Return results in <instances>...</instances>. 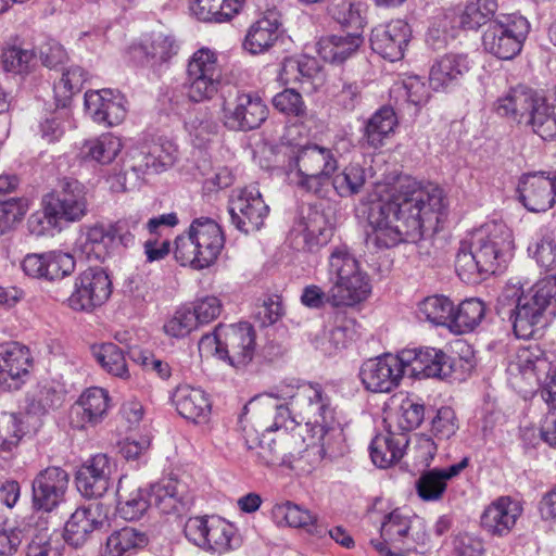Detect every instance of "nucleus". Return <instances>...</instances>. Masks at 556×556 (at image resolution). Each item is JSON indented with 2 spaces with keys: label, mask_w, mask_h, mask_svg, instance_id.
<instances>
[{
  "label": "nucleus",
  "mask_w": 556,
  "mask_h": 556,
  "mask_svg": "<svg viewBox=\"0 0 556 556\" xmlns=\"http://www.w3.org/2000/svg\"><path fill=\"white\" fill-rule=\"evenodd\" d=\"M113 244L109 225L94 224L80 231L74 251L88 261L103 262L110 256Z\"/></svg>",
  "instance_id": "7c9ffc66"
},
{
  "label": "nucleus",
  "mask_w": 556,
  "mask_h": 556,
  "mask_svg": "<svg viewBox=\"0 0 556 556\" xmlns=\"http://www.w3.org/2000/svg\"><path fill=\"white\" fill-rule=\"evenodd\" d=\"M172 401L180 416L194 422L205 421L211 413L208 396L200 388L179 386L174 391Z\"/></svg>",
  "instance_id": "c9c22d12"
},
{
  "label": "nucleus",
  "mask_w": 556,
  "mask_h": 556,
  "mask_svg": "<svg viewBox=\"0 0 556 556\" xmlns=\"http://www.w3.org/2000/svg\"><path fill=\"white\" fill-rule=\"evenodd\" d=\"M330 180L340 197H350L362 190L366 181L365 169L358 164H350Z\"/></svg>",
  "instance_id": "13d9d810"
},
{
  "label": "nucleus",
  "mask_w": 556,
  "mask_h": 556,
  "mask_svg": "<svg viewBox=\"0 0 556 556\" xmlns=\"http://www.w3.org/2000/svg\"><path fill=\"white\" fill-rule=\"evenodd\" d=\"M280 22L275 11L267 13L254 22L245 36L244 48L252 54L267 51L278 39Z\"/></svg>",
  "instance_id": "58836bf2"
},
{
  "label": "nucleus",
  "mask_w": 556,
  "mask_h": 556,
  "mask_svg": "<svg viewBox=\"0 0 556 556\" xmlns=\"http://www.w3.org/2000/svg\"><path fill=\"white\" fill-rule=\"evenodd\" d=\"M286 180L302 192L325 195V187L338 169L331 149L318 144L288 146L280 166Z\"/></svg>",
  "instance_id": "39448f33"
},
{
  "label": "nucleus",
  "mask_w": 556,
  "mask_h": 556,
  "mask_svg": "<svg viewBox=\"0 0 556 556\" xmlns=\"http://www.w3.org/2000/svg\"><path fill=\"white\" fill-rule=\"evenodd\" d=\"M320 72L318 61L308 55L286 58L281 64L279 79L285 85L304 84L315 79Z\"/></svg>",
  "instance_id": "de8ad7c7"
},
{
  "label": "nucleus",
  "mask_w": 556,
  "mask_h": 556,
  "mask_svg": "<svg viewBox=\"0 0 556 556\" xmlns=\"http://www.w3.org/2000/svg\"><path fill=\"white\" fill-rule=\"evenodd\" d=\"M407 433L387 430L377 434L369 445L372 463L379 468H388L403 457L408 445Z\"/></svg>",
  "instance_id": "2f4dec72"
},
{
  "label": "nucleus",
  "mask_w": 556,
  "mask_h": 556,
  "mask_svg": "<svg viewBox=\"0 0 556 556\" xmlns=\"http://www.w3.org/2000/svg\"><path fill=\"white\" fill-rule=\"evenodd\" d=\"M529 33V23L523 16L508 15L493 21L482 36L485 51L503 60H511L522 48Z\"/></svg>",
  "instance_id": "9d476101"
},
{
  "label": "nucleus",
  "mask_w": 556,
  "mask_h": 556,
  "mask_svg": "<svg viewBox=\"0 0 556 556\" xmlns=\"http://www.w3.org/2000/svg\"><path fill=\"white\" fill-rule=\"evenodd\" d=\"M198 328L197 317L190 308H178L164 324V332L172 338H184Z\"/></svg>",
  "instance_id": "680f3d73"
},
{
  "label": "nucleus",
  "mask_w": 556,
  "mask_h": 556,
  "mask_svg": "<svg viewBox=\"0 0 556 556\" xmlns=\"http://www.w3.org/2000/svg\"><path fill=\"white\" fill-rule=\"evenodd\" d=\"M70 476L58 466L47 467L35 477L33 507L37 511L51 513L65 500Z\"/></svg>",
  "instance_id": "a211bd4d"
},
{
  "label": "nucleus",
  "mask_w": 556,
  "mask_h": 556,
  "mask_svg": "<svg viewBox=\"0 0 556 556\" xmlns=\"http://www.w3.org/2000/svg\"><path fill=\"white\" fill-rule=\"evenodd\" d=\"M458 429L455 412L451 407H441L431 420L430 432L438 441L451 439Z\"/></svg>",
  "instance_id": "338daca9"
},
{
  "label": "nucleus",
  "mask_w": 556,
  "mask_h": 556,
  "mask_svg": "<svg viewBox=\"0 0 556 556\" xmlns=\"http://www.w3.org/2000/svg\"><path fill=\"white\" fill-rule=\"evenodd\" d=\"M273 519L278 526L303 528L307 533L318 539H324L327 527L320 523L317 517L301 506L285 502L276 504L271 510Z\"/></svg>",
  "instance_id": "72a5a7b5"
},
{
  "label": "nucleus",
  "mask_w": 556,
  "mask_h": 556,
  "mask_svg": "<svg viewBox=\"0 0 556 556\" xmlns=\"http://www.w3.org/2000/svg\"><path fill=\"white\" fill-rule=\"evenodd\" d=\"M50 214L60 222L80 220L87 214V198L85 186L77 180H65L56 194L46 199Z\"/></svg>",
  "instance_id": "a878e982"
},
{
  "label": "nucleus",
  "mask_w": 556,
  "mask_h": 556,
  "mask_svg": "<svg viewBox=\"0 0 556 556\" xmlns=\"http://www.w3.org/2000/svg\"><path fill=\"white\" fill-rule=\"evenodd\" d=\"M416 523L421 526V520L404 508H395L381 522V540H371L370 543L382 556H402L401 545L410 539V530Z\"/></svg>",
  "instance_id": "dca6fc26"
},
{
  "label": "nucleus",
  "mask_w": 556,
  "mask_h": 556,
  "mask_svg": "<svg viewBox=\"0 0 556 556\" xmlns=\"http://www.w3.org/2000/svg\"><path fill=\"white\" fill-rule=\"evenodd\" d=\"M64 547L59 535L40 532L31 539L25 556H63Z\"/></svg>",
  "instance_id": "774afa93"
},
{
  "label": "nucleus",
  "mask_w": 556,
  "mask_h": 556,
  "mask_svg": "<svg viewBox=\"0 0 556 556\" xmlns=\"http://www.w3.org/2000/svg\"><path fill=\"white\" fill-rule=\"evenodd\" d=\"M295 231L303 236L304 248L308 251L327 244L333 235V228L327 215L316 207L308 208L299 222Z\"/></svg>",
  "instance_id": "4c0bfd02"
},
{
  "label": "nucleus",
  "mask_w": 556,
  "mask_h": 556,
  "mask_svg": "<svg viewBox=\"0 0 556 556\" xmlns=\"http://www.w3.org/2000/svg\"><path fill=\"white\" fill-rule=\"evenodd\" d=\"M410 28L403 20H393L372 29L370 43L372 50L391 62L404 56L409 41Z\"/></svg>",
  "instance_id": "cd10ccee"
},
{
  "label": "nucleus",
  "mask_w": 556,
  "mask_h": 556,
  "mask_svg": "<svg viewBox=\"0 0 556 556\" xmlns=\"http://www.w3.org/2000/svg\"><path fill=\"white\" fill-rule=\"evenodd\" d=\"M186 538L197 546L215 553H226L237 544L236 529L216 516L191 517L185 525Z\"/></svg>",
  "instance_id": "9b49d317"
},
{
  "label": "nucleus",
  "mask_w": 556,
  "mask_h": 556,
  "mask_svg": "<svg viewBox=\"0 0 556 556\" xmlns=\"http://www.w3.org/2000/svg\"><path fill=\"white\" fill-rule=\"evenodd\" d=\"M149 540L144 532L132 527L113 531L106 539L105 556H132L144 548Z\"/></svg>",
  "instance_id": "37998d69"
},
{
  "label": "nucleus",
  "mask_w": 556,
  "mask_h": 556,
  "mask_svg": "<svg viewBox=\"0 0 556 556\" xmlns=\"http://www.w3.org/2000/svg\"><path fill=\"white\" fill-rule=\"evenodd\" d=\"M522 511L519 501L501 496L484 508L480 517L481 528L492 536H506L515 528Z\"/></svg>",
  "instance_id": "bb28decb"
},
{
  "label": "nucleus",
  "mask_w": 556,
  "mask_h": 556,
  "mask_svg": "<svg viewBox=\"0 0 556 556\" xmlns=\"http://www.w3.org/2000/svg\"><path fill=\"white\" fill-rule=\"evenodd\" d=\"M473 67L467 53L448 52L435 58L429 70V86L438 92H447L459 86Z\"/></svg>",
  "instance_id": "6ab92c4d"
},
{
  "label": "nucleus",
  "mask_w": 556,
  "mask_h": 556,
  "mask_svg": "<svg viewBox=\"0 0 556 556\" xmlns=\"http://www.w3.org/2000/svg\"><path fill=\"white\" fill-rule=\"evenodd\" d=\"M495 113L518 126L529 128L543 140L556 139V114L546 98L538 91L517 86L494 103Z\"/></svg>",
  "instance_id": "423d86ee"
},
{
  "label": "nucleus",
  "mask_w": 556,
  "mask_h": 556,
  "mask_svg": "<svg viewBox=\"0 0 556 556\" xmlns=\"http://www.w3.org/2000/svg\"><path fill=\"white\" fill-rule=\"evenodd\" d=\"M129 486L127 479H119L116 491L117 509L124 519L132 521L143 516L151 505V498L148 490L141 488L129 490Z\"/></svg>",
  "instance_id": "79ce46f5"
},
{
  "label": "nucleus",
  "mask_w": 556,
  "mask_h": 556,
  "mask_svg": "<svg viewBox=\"0 0 556 556\" xmlns=\"http://www.w3.org/2000/svg\"><path fill=\"white\" fill-rule=\"evenodd\" d=\"M445 212L441 188L409 178L399 179L388 200L381 198L370 203L367 242L381 249L416 242L425 228H434L443 219Z\"/></svg>",
  "instance_id": "f257e3e1"
},
{
  "label": "nucleus",
  "mask_w": 556,
  "mask_h": 556,
  "mask_svg": "<svg viewBox=\"0 0 556 556\" xmlns=\"http://www.w3.org/2000/svg\"><path fill=\"white\" fill-rule=\"evenodd\" d=\"M544 352L538 344L519 348L507 366L509 384L527 394L539 384V372L545 369Z\"/></svg>",
  "instance_id": "f3484780"
},
{
  "label": "nucleus",
  "mask_w": 556,
  "mask_h": 556,
  "mask_svg": "<svg viewBox=\"0 0 556 556\" xmlns=\"http://www.w3.org/2000/svg\"><path fill=\"white\" fill-rule=\"evenodd\" d=\"M528 251L541 267L551 269L555 266L556 242L548 229H540L536 240L529 245Z\"/></svg>",
  "instance_id": "bf43d9fd"
},
{
  "label": "nucleus",
  "mask_w": 556,
  "mask_h": 556,
  "mask_svg": "<svg viewBox=\"0 0 556 556\" xmlns=\"http://www.w3.org/2000/svg\"><path fill=\"white\" fill-rule=\"evenodd\" d=\"M63 395L48 382L39 383L26 397L28 415L41 416L62 404Z\"/></svg>",
  "instance_id": "3c124183"
},
{
  "label": "nucleus",
  "mask_w": 556,
  "mask_h": 556,
  "mask_svg": "<svg viewBox=\"0 0 556 556\" xmlns=\"http://www.w3.org/2000/svg\"><path fill=\"white\" fill-rule=\"evenodd\" d=\"M223 119L231 130H252L267 118L268 109L254 93L238 91L233 99H225L222 104Z\"/></svg>",
  "instance_id": "2eb2a0df"
},
{
  "label": "nucleus",
  "mask_w": 556,
  "mask_h": 556,
  "mask_svg": "<svg viewBox=\"0 0 556 556\" xmlns=\"http://www.w3.org/2000/svg\"><path fill=\"white\" fill-rule=\"evenodd\" d=\"M110 395L106 390L93 387L79 396L74 413L79 418L80 428L94 427L101 424L110 409Z\"/></svg>",
  "instance_id": "473e14b6"
},
{
  "label": "nucleus",
  "mask_w": 556,
  "mask_h": 556,
  "mask_svg": "<svg viewBox=\"0 0 556 556\" xmlns=\"http://www.w3.org/2000/svg\"><path fill=\"white\" fill-rule=\"evenodd\" d=\"M25 434L16 414H5L0 421V452H11Z\"/></svg>",
  "instance_id": "0e129e2a"
},
{
  "label": "nucleus",
  "mask_w": 556,
  "mask_h": 556,
  "mask_svg": "<svg viewBox=\"0 0 556 556\" xmlns=\"http://www.w3.org/2000/svg\"><path fill=\"white\" fill-rule=\"evenodd\" d=\"M468 466V458L442 469H430L421 473L416 482L419 497L426 502H435L442 498L447 481L457 477Z\"/></svg>",
  "instance_id": "f704fd0d"
},
{
  "label": "nucleus",
  "mask_w": 556,
  "mask_h": 556,
  "mask_svg": "<svg viewBox=\"0 0 556 556\" xmlns=\"http://www.w3.org/2000/svg\"><path fill=\"white\" fill-rule=\"evenodd\" d=\"M91 353L101 368L112 377L128 380L130 372L124 351L114 343H102L91 348Z\"/></svg>",
  "instance_id": "09e8293b"
},
{
  "label": "nucleus",
  "mask_w": 556,
  "mask_h": 556,
  "mask_svg": "<svg viewBox=\"0 0 556 556\" xmlns=\"http://www.w3.org/2000/svg\"><path fill=\"white\" fill-rule=\"evenodd\" d=\"M244 0H191L190 11L200 21L225 22L242 9Z\"/></svg>",
  "instance_id": "49530a36"
},
{
  "label": "nucleus",
  "mask_w": 556,
  "mask_h": 556,
  "mask_svg": "<svg viewBox=\"0 0 556 556\" xmlns=\"http://www.w3.org/2000/svg\"><path fill=\"white\" fill-rule=\"evenodd\" d=\"M497 0H468L459 14L464 29H477L486 24L497 10Z\"/></svg>",
  "instance_id": "6e6d98bb"
},
{
  "label": "nucleus",
  "mask_w": 556,
  "mask_h": 556,
  "mask_svg": "<svg viewBox=\"0 0 556 556\" xmlns=\"http://www.w3.org/2000/svg\"><path fill=\"white\" fill-rule=\"evenodd\" d=\"M224 67L217 51L201 47L195 50L187 64V96L192 102L212 100L222 87Z\"/></svg>",
  "instance_id": "1a4fd4ad"
},
{
  "label": "nucleus",
  "mask_w": 556,
  "mask_h": 556,
  "mask_svg": "<svg viewBox=\"0 0 556 556\" xmlns=\"http://www.w3.org/2000/svg\"><path fill=\"white\" fill-rule=\"evenodd\" d=\"M224 359L236 368L247 366L255 353V331L248 323L225 327Z\"/></svg>",
  "instance_id": "c85d7f7f"
},
{
  "label": "nucleus",
  "mask_w": 556,
  "mask_h": 556,
  "mask_svg": "<svg viewBox=\"0 0 556 556\" xmlns=\"http://www.w3.org/2000/svg\"><path fill=\"white\" fill-rule=\"evenodd\" d=\"M425 418V405L416 397L406 396L402 400L397 412V427L401 432L408 431L420 426Z\"/></svg>",
  "instance_id": "052dcab7"
},
{
  "label": "nucleus",
  "mask_w": 556,
  "mask_h": 556,
  "mask_svg": "<svg viewBox=\"0 0 556 556\" xmlns=\"http://www.w3.org/2000/svg\"><path fill=\"white\" fill-rule=\"evenodd\" d=\"M454 304L443 295L426 298L418 305L420 318L435 326H451Z\"/></svg>",
  "instance_id": "864d4df0"
},
{
  "label": "nucleus",
  "mask_w": 556,
  "mask_h": 556,
  "mask_svg": "<svg viewBox=\"0 0 556 556\" xmlns=\"http://www.w3.org/2000/svg\"><path fill=\"white\" fill-rule=\"evenodd\" d=\"M134 59L149 66H159L177 53L175 39L163 33H153L130 50Z\"/></svg>",
  "instance_id": "e433bc0d"
},
{
  "label": "nucleus",
  "mask_w": 556,
  "mask_h": 556,
  "mask_svg": "<svg viewBox=\"0 0 556 556\" xmlns=\"http://www.w3.org/2000/svg\"><path fill=\"white\" fill-rule=\"evenodd\" d=\"M192 143L203 148L216 135L217 124L207 110L194 111L185 123Z\"/></svg>",
  "instance_id": "603ef678"
},
{
  "label": "nucleus",
  "mask_w": 556,
  "mask_h": 556,
  "mask_svg": "<svg viewBox=\"0 0 556 556\" xmlns=\"http://www.w3.org/2000/svg\"><path fill=\"white\" fill-rule=\"evenodd\" d=\"M122 139L111 132L85 140L78 152V157L85 162L101 165L111 164L123 149Z\"/></svg>",
  "instance_id": "a19ab883"
},
{
  "label": "nucleus",
  "mask_w": 556,
  "mask_h": 556,
  "mask_svg": "<svg viewBox=\"0 0 556 556\" xmlns=\"http://www.w3.org/2000/svg\"><path fill=\"white\" fill-rule=\"evenodd\" d=\"M363 42L358 34L327 35L317 42V52L326 62L340 64L351 58Z\"/></svg>",
  "instance_id": "ea45409f"
},
{
  "label": "nucleus",
  "mask_w": 556,
  "mask_h": 556,
  "mask_svg": "<svg viewBox=\"0 0 556 556\" xmlns=\"http://www.w3.org/2000/svg\"><path fill=\"white\" fill-rule=\"evenodd\" d=\"M224 244L220 226L211 218L200 217L175 239L174 254L181 265L203 269L215 263Z\"/></svg>",
  "instance_id": "6e6552de"
},
{
  "label": "nucleus",
  "mask_w": 556,
  "mask_h": 556,
  "mask_svg": "<svg viewBox=\"0 0 556 556\" xmlns=\"http://www.w3.org/2000/svg\"><path fill=\"white\" fill-rule=\"evenodd\" d=\"M87 74L79 66H71L54 83L53 92L58 105L66 106L73 94L79 92L86 81Z\"/></svg>",
  "instance_id": "4d7b16f0"
},
{
  "label": "nucleus",
  "mask_w": 556,
  "mask_h": 556,
  "mask_svg": "<svg viewBox=\"0 0 556 556\" xmlns=\"http://www.w3.org/2000/svg\"><path fill=\"white\" fill-rule=\"evenodd\" d=\"M405 367L417 378L445 379L455 370V358L435 348H420L402 351Z\"/></svg>",
  "instance_id": "aec40b11"
},
{
  "label": "nucleus",
  "mask_w": 556,
  "mask_h": 556,
  "mask_svg": "<svg viewBox=\"0 0 556 556\" xmlns=\"http://www.w3.org/2000/svg\"><path fill=\"white\" fill-rule=\"evenodd\" d=\"M153 159V153H151L150 149L144 143L135 147L129 151L128 166L137 175L138 178L144 174H159L164 172L163 168H159L157 161Z\"/></svg>",
  "instance_id": "69168bd1"
},
{
  "label": "nucleus",
  "mask_w": 556,
  "mask_h": 556,
  "mask_svg": "<svg viewBox=\"0 0 556 556\" xmlns=\"http://www.w3.org/2000/svg\"><path fill=\"white\" fill-rule=\"evenodd\" d=\"M293 405V415L282 422L283 429L303 428V441L318 448L320 457L336 458L344 453L343 432L336 420L331 397L320 384L304 383Z\"/></svg>",
  "instance_id": "f03ea898"
},
{
  "label": "nucleus",
  "mask_w": 556,
  "mask_h": 556,
  "mask_svg": "<svg viewBox=\"0 0 556 556\" xmlns=\"http://www.w3.org/2000/svg\"><path fill=\"white\" fill-rule=\"evenodd\" d=\"M556 303V276L551 275L523 289L518 282H508L498 296L496 309L513 324L514 333L530 339L543 324L546 308Z\"/></svg>",
  "instance_id": "20e7f679"
},
{
  "label": "nucleus",
  "mask_w": 556,
  "mask_h": 556,
  "mask_svg": "<svg viewBox=\"0 0 556 556\" xmlns=\"http://www.w3.org/2000/svg\"><path fill=\"white\" fill-rule=\"evenodd\" d=\"M115 463L103 453L90 457L77 471L76 485L86 497H100L109 489Z\"/></svg>",
  "instance_id": "393cba45"
},
{
  "label": "nucleus",
  "mask_w": 556,
  "mask_h": 556,
  "mask_svg": "<svg viewBox=\"0 0 556 556\" xmlns=\"http://www.w3.org/2000/svg\"><path fill=\"white\" fill-rule=\"evenodd\" d=\"M514 238L504 223L491 222L475 230L462 241L455 260L459 278L477 282L496 274L513 255Z\"/></svg>",
  "instance_id": "7ed1b4c3"
},
{
  "label": "nucleus",
  "mask_w": 556,
  "mask_h": 556,
  "mask_svg": "<svg viewBox=\"0 0 556 556\" xmlns=\"http://www.w3.org/2000/svg\"><path fill=\"white\" fill-rule=\"evenodd\" d=\"M519 201L530 212H546L556 202V186L544 172L523 174L518 181Z\"/></svg>",
  "instance_id": "5701e85b"
},
{
  "label": "nucleus",
  "mask_w": 556,
  "mask_h": 556,
  "mask_svg": "<svg viewBox=\"0 0 556 556\" xmlns=\"http://www.w3.org/2000/svg\"><path fill=\"white\" fill-rule=\"evenodd\" d=\"M390 94L396 102L402 101L417 108L425 105L430 99L429 87L418 76H408L396 81Z\"/></svg>",
  "instance_id": "8fccbe9b"
},
{
  "label": "nucleus",
  "mask_w": 556,
  "mask_h": 556,
  "mask_svg": "<svg viewBox=\"0 0 556 556\" xmlns=\"http://www.w3.org/2000/svg\"><path fill=\"white\" fill-rule=\"evenodd\" d=\"M302 384L298 386L292 382H281L275 386L269 392L263 393L256 397V401L269 407L270 422L263 425L264 431H277L283 429L282 422H287V418L293 415V405L299 400Z\"/></svg>",
  "instance_id": "b1692460"
},
{
  "label": "nucleus",
  "mask_w": 556,
  "mask_h": 556,
  "mask_svg": "<svg viewBox=\"0 0 556 556\" xmlns=\"http://www.w3.org/2000/svg\"><path fill=\"white\" fill-rule=\"evenodd\" d=\"M228 211L235 227L244 233H250L263 226L269 208L258 188L248 186L232 191Z\"/></svg>",
  "instance_id": "4468645a"
},
{
  "label": "nucleus",
  "mask_w": 556,
  "mask_h": 556,
  "mask_svg": "<svg viewBox=\"0 0 556 556\" xmlns=\"http://www.w3.org/2000/svg\"><path fill=\"white\" fill-rule=\"evenodd\" d=\"M33 358L17 342L0 344V391L17 390L29 377Z\"/></svg>",
  "instance_id": "412c9836"
},
{
  "label": "nucleus",
  "mask_w": 556,
  "mask_h": 556,
  "mask_svg": "<svg viewBox=\"0 0 556 556\" xmlns=\"http://www.w3.org/2000/svg\"><path fill=\"white\" fill-rule=\"evenodd\" d=\"M149 495L155 507L170 514L185 506L186 486L174 478H165L151 486Z\"/></svg>",
  "instance_id": "c03bdc74"
},
{
  "label": "nucleus",
  "mask_w": 556,
  "mask_h": 556,
  "mask_svg": "<svg viewBox=\"0 0 556 556\" xmlns=\"http://www.w3.org/2000/svg\"><path fill=\"white\" fill-rule=\"evenodd\" d=\"M485 306L479 299H467L453 309L451 326L459 332L473 330L484 318Z\"/></svg>",
  "instance_id": "5fc2aeb1"
},
{
  "label": "nucleus",
  "mask_w": 556,
  "mask_h": 556,
  "mask_svg": "<svg viewBox=\"0 0 556 556\" xmlns=\"http://www.w3.org/2000/svg\"><path fill=\"white\" fill-rule=\"evenodd\" d=\"M406 367L402 352L383 354L365 361L359 369V378L366 390L375 393H389L396 389Z\"/></svg>",
  "instance_id": "f8f14e48"
},
{
  "label": "nucleus",
  "mask_w": 556,
  "mask_h": 556,
  "mask_svg": "<svg viewBox=\"0 0 556 556\" xmlns=\"http://www.w3.org/2000/svg\"><path fill=\"white\" fill-rule=\"evenodd\" d=\"M111 293L109 275L100 267H89L76 277L68 306L78 312H92L104 304Z\"/></svg>",
  "instance_id": "ddd939ff"
},
{
  "label": "nucleus",
  "mask_w": 556,
  "mask_h": 556,
  "mask_svg": "<svg viewBox=\"0 0 556 556\" xmlns=\"http://www.w3.org/2000/svg\"><path fill=\"white\" fill-rule=\"evenodd\" d=\"M85 108L94 123L106 127L119 125L127 115L125 97L113 89L87 91Z\"/></svg>",
  "instance_id": "4be33fe9"
},
{
  "label": "nucleus",
  "mask_w": 556,
  "mask_h": 556,
  "mask_svg": "<svg viewBox=\"0 0 556 556\" xmlns=\"http://www.w3.org/2000/svg\"><path fill=\"white\" fill-rule=\"evenodd\" d=\"M397 125V118L392 108L382 106L366 122L363 138L368 147L379 149L384 144Z\"/></svg>",
  "instance_id": "a18cd8bd"
},
{
  "label": "nucleus",
  "mask_w": 556,
  "mask_h": 556,
  "mask_svg": "<svg viewBox=\"0 0 556 556\" xmlns=\"http://www.w3.org/2000/svg\"><path fill=\"white\" fill-rule=\"evenodd\" d=\"M102 526L103 517L98 504L79 507L65 523L64 541L74 547H80Z\"/></svg>",
  "instance_id": "c756f323"
},
{
  "label": "nucleus",
  "mask_w": 556,
  "mask_h": 556,
  "mask_svg": "<svg viewBox=\"0 0 556 556\" xmlns=\"http://www.w3.org/2000/svg\"><path fill=\"white\" fill-rule=\"evenodd\" d=\"M327 271L331 283L332 307H352L369 298L370 277L348 245L331 248Z\"/></svg>",
  "instance_id": "0eeeda50"
},
{
  "label": "nucleus",
  "mask_w": 556,
  "mask_h": 556,
  "mask_svg": "<svg viewBox=\"0 0 556 556\" xmlns=\"http://www.w3.org/2000/svg\"><path fill=\"white\" fill-rule=\"evenodd\" d=\"M141 222L142 216L140 213H134L109 224L114 242L117 240L125 248L134 245Z\"/></svg>",
  "instance_id": "e2e57ef3"
}]
</instances>
